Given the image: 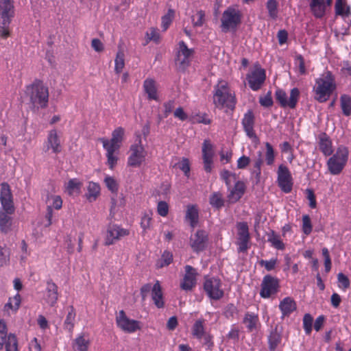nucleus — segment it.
Instances as JSON below:
<instances>
[{
  "mask_svg": "<svg viewBox=\"0 0 351 351\" xmlns=\"http://www.w3.org/2000/svg\"><path fill=\"white\" fill-rule=\"evenodd\" d=\"M0 202V232L8 234L12 230L15 206L10 186L6 182L1 184Z\"/></svg>",
  "mask_w": 351,
  "mask_h": 351,
  "instance_id": "f257e3e1",
  "label": "nucleus"
},
{
  "mask_svg": "<svg viewBox=\"0 0 351 351\" xmlns=\"http://www.w3.org/2000/svg\"><path fill=\"white\" fill-rule=\"evenodd\" d=\"M213 104L219 110L234 111L237 103L235 91L226 80H219L213 88Z\"/></svg>",
  "mask_w": 351,
  "mask_h": 351,
  "instance_id": "f03ea898",
  "label": "nucleus"
},
{
  "mask_svg": "<svg viewBox=\"0 0 351 351\" xmlns=\"http://www.w3.org/2000/svg\"><path fill=\"white\" fill-rule=\"evenodd\" d=\"M124 135V128L117 127L112 131V137L110 140L106 138H100L99 139L102 143L104 149L106 151L107 165L112 170L117 164L118 157L117 154H118L121 146Z\"/></svg>",
  "mask_w": 351,
  "mask_h": 351,
  "instance_id": "7ed1b4c3",
  "label": "nucleus"
},
{
  "mask_svg": "<svg viewBox=\"0 0 351 351\" xmlns=\"http://www.w3.org/2000/svg\"><path fill=\"white\" fill-rule=\"evenodd\" d=\"M336 88L335 77L331 71H328L315 80L314 98L319 103L326 102Z\"/></svg>",
  "mask_w": 351,
  "mask_h": 351,
  "instance_id": "20e7f679",
  "label": "nucleus"
},
{
  "mask_svg": "<svg viewBox=\"0 0 351 351\" xmlns=\"http://www.w3.org/2000/svg\"><path fill=\"white\" fill-rule=\"evenodd\" d=\"M25 93L34 106L41 108H45L47 106L49 89L42 80L36 79L31 84L26 86Z\"/></svg>",
  "mask_w": 351,
  "mask_h": 351,
  "instance_id": "39448f33",
  "label": "nucleus"
},
{
  "mask_svg": "<svg viewBox=\"0 0 351 351\" xmlns=\"http://www.w3.org/2000/svg\"><path fill=\"white\" fill-rule=\"evenodd\" d=\"M14 16L13 0H0V37L6 39L10 35V25Z\"/></svg>",
  "mask_w": 351,
  "mask_h": 351,
  "instance_id": "423d86ee",
  "label": "nucleus"
},
{
  "mask_svg": "<svg viewBox=\"0 0 351 351\" xmlns=\"http://www.w3.org/2000/svg\"><path fill=\"white\" fill-rule=\"evenodd\" d=\"M326 162V166L330 174L337 176L340 174L348 160L349 150L344 145H339L335 152L332 154Z\"/></svg>",
  "mask_w": 351,
  "mask_h": 351,
  "instance_id": "0eeeda50",
  "label": "nucleus"
},
{
  "mask_svg": "<svg viewBox=\"0 0 351 351\" xmlns=\"http://www.w3.org/2000/svg\"><path fill=\"white\" fill-rule=\"evenodd\" d=\"M129 152L130 155L127 160L128 166L135 168L140 167L145 161L147 155L141 138L130 145Z\"/></svg>",
  "mask_w": 351,
  "mask_h": 351,
  "instance_id": "6e6552de",
  "label": "nucleus"
},
{
  "mask_svg": "<svg viewBox=\"0 0 351 351\" xmlns=\"http://www.w3.org/2000/svg\"><path fill=\"white\" fill-rule=\"evenodd\" d=\"M241 22V12L233 8L228 7L222 14L221 19V29L223 32L235 29Z\"/></svg>",
  "mask_w": 351,
  "mask_h": 351,
  "instance_id": "1a4fd4ad",
  "label": "nucleus"
},
{
  "mask_svg": "<svg viewBox=\"0 0 351 351\" xmlns=\"http://www.w3.org/2000/svg\"><path fill=\"white\" fill-rule=\"evenodd\" d=\"M204 291L206 295L213 300H219L224 295L222 282L217 277L205 276L203 284Z\"/></svg>",
  "mask_w": 351,
  "mask_h": 351,
  "instance_id": "9d476101",
  "label": "nucleus"
},
{
  "mask_svg": "<svg viewBox=\"0 0 351 351\" xmlns=\"http://www.w3.org/2000/svg\"><path fill=\"white\" fill-rule=\"evenodd\" d=\"M280 289V281L276 277L269 274L265 275L261 284L260 295L262 298L267 299L276 295Z\"/></svg>",
  "mask_w": 351,
  "mask_h": 351,
  "instance_id": "9b49d317",
  "label": "nucleus"
},
{
  "mask_svg": "<svg viewBox=\"0 0 351 351\" xmlns=\"http://www.w3.org/2000/svg\"><path fill=\"white\" fill-rule=\"evenodd\" d=\"M276 101L282 108H289L294 109L296 107L300 98V90L298 88H293L291 90L289 99H287V95L285 90L278 88L275 92Z\"/></svg>",
  "mask_w": 351,
  "mask_h": 351,
  "instance_id": "f8f14e48",
  "label": "nucleus"
},
{
  "mask_svg": "<svg viewBox=\"0 0 351 351\" xmlns=\"http://www.w3.org/2000/svg\"><path fill=\"white\" fill-rule=\"evenodd\" d=\"M115 320L117 327L127 333H134L141 328V322L128 317L123 310L119 311Z\"/></svg>",
  "mask_w": 351,
  "mask_h": 351,
  "instance_id": "ddd939ff",
  "label": "nucleus"
},
{
  "mask_svg": "<svg viewBox=\"0 0 351 351\" xmlns=\"http://www.w3.org/2000/svg\"><path fill=\"white\" fill-rule=\"evenodd\" d=\"M250 88L257 91L261 89L266 79V72L259 64L255 65L246 76Z\"/></svg>",
  "mask_w": 351,
  "mask_h": 351,
  "instance_id": "4468645a",
  "label": "nucleus"
},
{
  "mask_svg": "<svg viewBox=\"0 0 351 351\" xmlns=\"http://www.w3.org/2000/svg\"><path fill=\"white\" fill-rule=\"evenodd\" d=\"M5 348V351H19L18 340L13 334L7 333V326L5 323L0 321V350Z\"/></svg>",
  "mask_w": 351,
  "mask_h": 351,
  "instance_id": "2eb2a0df",
  "label": "nucleus"
},
{
  "mask_svg": "<svg viewBox=\"0 0 351 351\" xmlns=\"http://www.w3.org/2000/svg\"><path fill=\"white\" fill-rule=\"evenodd\" d=\"M277 174V182L278 186L284 193H290L292 191L293 182L291 173L289 168L284 165H280Z\"/></svg>",
  "mask_w": 351,
  "mask_h": 351,
  "instance_id": "dca6fc26",
  "label": "nucleus"
},
{
  "mask_svg": "<svg viewBox=\"0 0 351 351\" xmlns=\"http://www.w3.org/2000/svg\"><path fill=\"white\" fill-rule=\"evenodd\" d=\"M129 234L130 232L128 229L123 228L117 224L110 223L107 228L105 245H113Z\"/></svg>",
  "mask_w": 351,
  "mask_h": 351,
  "instance_id": "f3484780",
  "label": "nucleus"
},
{
  "mask_svg": "<svg viewBox=\"0 0 351 351\" xmlns=\"http://www.w3.org/2000/svg\"><path fill=\"white\" fill-rule=\"evenodd\" d=\"M208 243V233L204 230H197L190 237V246L193 251L199 253L204 251Z\"/></svg>",
  "mask_w": 351,
  "mask_h": 351,
  "instance_id": "a211bd4d",
  "label": "nucleus"
},
{
  "mask_svg": "<svg viewBox=\"0 0 351 351\" xmlns=\"http://www.w3.org/2000/svg\"><path fill=\"white\" fill-rule=\"evenodd\" d=\"M238 230V245L239 252H245L249 248L250 235L249 233L248 225L246 222H239L237 225Z\"/></svg>",
  "mask_w": 351,
  "mask_h": 351,
  "instance_id": "6ab92c4d",
  "label": "nucleus"
},
{
  "mask_svg": "<svg viewBox=\"0 0 351 351\" xmlns=\"http://www.w3.org/2000/svg\"><path fill=\"white\" fill-rule=\"evenodd\" d=\"M202 152L204 169L206 172L210 173L213 169L215 152L213 145L210 140L206 139L204 141Z\"/></svg>",
  "mask_w": 351,
  "mask_h": 351,
  "instance_id": "aec40b11",
  "label": "nucleus"
},
{
  "mask_svg": "<svg viewBox=\"0 0 351 351\" xmlns=\"http://www.w3.org/2000/svg\"><path fill=\"white\" fill-rule=\"evenodd\" d=\"M184 270L185 274L180 282V288L186 291H191L196 285L197 273L195 268L189 265L184 267Z\"/></svg>",
  "mask_w": 351,
  "mask_h": 351,
  "instance_id": "412c9836",
  "label": "nucleus"
},
{
  "mask_svg": "<svg viewBox=\"0 0 351 351\" xmlns=\"http://www.w3.org/2000/svg\"><path fill=\"white\" fill-rule=\"evenodd\" d=\"M330 7L325 0H311L309 3L311 12L317 19L324 18Z\"/></svg>",
  "mask_w": 351,
  "mask_h": 351,
  "instance_id": "4be33fe9",
  "label": "nucleus"
},
{
  "mask_svg": "<svg viewBox=\"0 0 351 351\" xmlns=\"http://www.w3.org/2000/svg\"><path fill=\"white\" fill-rule=\"evenodd\" d=\"M241 124L246 135L250 138H257L254 130L255 117L252 110H248L243 115Z\"/></svg>",
  "mask_w": 351,
  "mask_h": 351,
  "instance_id": "5701e85b",
  "label": "nucleus"
},
{
  "mask_svg": "<svg viewBox=\"0 0 351 351\" xmlns=\"http://www.w3.org/2000/svg\"><path fill=\"white\" fill-rule=\"evenodd\" d=\"M178 45L179 51L177 54L176 62L182 69H185L190 64L193 50L189 49L186 43L182 40L180 41Z\"/></svg>",
  "mask_w": 351,
  "mask_h": 351,
  "instance_id": "b1692460",
  "label": "nucleus"
},
{
  "mask_svg": "<svg viewBox=\"0 0 351 351\" xmlns=\"http://www.w3.org/2000/svg\"><path fill=\"white\" fill-rule=\"evenodd\" d=\"M45 152L51 150L54 154L62 152V145L57 130L53 129L49 131L47 141L45 143Z\"/></svg>",
  "mask_w": 351,
  "mask_h": 351,
  "instance_id": "393cba45",
  "label": "nucleus"
},
{
  "mask_svg": "<svg viewBox=\"0 0 351 351\" xmlns=\"http://www.w3.org/2000/svg\"><path fill=\"white\" fill-rule=\"evenodd\" d=\"M319 150L324 156H330L334 152L332 141L330 137L325 132L319 134L317 138Z\"/></svg>",
  "mask_w": 351,
  "mask_h": 351,
  "instance_id": "a878e982",
  "label": "nucleus"
},
{
  "mask_svg": "<svg viewBox=\"0 0 351 351\" xmlns=\"http://www.w3.org/2000/svg\"><path fill=\"white\" fill-rule=\"evenodd\" d=\"M246 191V185L244 182L238 180L235 182L234 186L229 191L227 196L228 200L230 204H234L240 200Z\"/></svg>",
  "mask_w": 351,
  "mask_h": 351,
  "instance_id": "bb28decb",
  "label": "nucleus"
},
{
  "mask_svg": "<svg viewBox=\"0 0 351 351\" xmlns=\"http://www.w3.org/2000/svg\"><path fill=\"white\" fill-rule=\"evenodd\" d=\"M243 324L245 326L247 332L256 330L260 326L258 313L247 311L244 315Z\"/></svg>",
  "mask_w": 351,
  "mask_h": 351,
  "instance_id": "cd10ccee",
  "label": "nucleus"
},
{
  "mask_svg": "<svg viewBox=\"0 0 351 351\" xmlns=\"http://www.w3.org/2000/svg\"><path fill=\"white\" fill-rule=\"evenodd\" d=\"M282 342V330L278 326L272 328L267 337L268 348L269 351H276Z\"/></svg>",
  "mask_w": 351,
  "mask_h": 351,
  "instance_id": "c85d7f7f",
  "label": "nucleus"
},
{
  "mask_svg": "<svg viewBox=\"0 0 351 351\" xmlns=\"http://www.w3.org/2000/svg\"><path fill=\"white\" fill-rule=\"evenodd\" d=\"M58 299V287L56 283L51 280H47L45 300L51 306H53L57 302Z\"/></svg>",
  "mask_w": 351,
  "mask_h": 351,
  "instance_id": "c756f323",
  "label": "nucleus"
},
{
  "mask_svg": "<svg viewBox=\"0 0 351 351\" xmlns=\"http://www.w3.org/2000/svg\"><path fill=\"white\" fill-rule=\"evenodd\" d=\"M185 220L189 222L190 226L194 228L199 221V209L196 204L186 206Z\"/></svg>",
  "mask_w": 351,
  "mask_h": 351,
  "instance_id": "7c9ffc66",
  "label": "nucleus"
},
{
  "mask_svg": "<svg viewBox=\"0 0 351 351\" xmlns=\"http://www.w3.org/2000/svg\"><path fill=\"white\" fill-rule=\"evenodd\" d=\"M279 308L282 317L289 316L297 308L295 300L291 297H286L280 301Z\"/></svg>",
  "mask_w": 351,
  "mask_h": 351,
  "instance_id": "2f4dec72",
  "label": "nucleus"
},
{
  "mask_svg": "<svg viewBox=\"0 0 351 351\" xmlns=\"http://www.w3.org/2000/svg\"><path fill=\"white\" fill-rule=\"evenodd\" d=\"M152 298L157 308H162L165 306L163 293L159 281H156L152 287Z\"/></svg>",
  "mask_w": 351,
  "mask_h": 351,
  "instance_id": "473e14b6",
  "label": "nucleus"
},
{
  "mask_svg": "<svg viewBox=\"0 0 351 351\" xmlns=\"http://www.w3.org/2000/svg\"><path fill=\"white\" fill-rule=\"evenodd\" d=\"M335 13L336 16L349 17L351 15V8L347 4L346 0H336L335 3Z\"/></svg>",
  "mask_w": 351,
  "mask_h": 351,
  "instance_id": "72a5a7b5",
  "label": "nucleus"
},
{
  "mask_svg": "<svg viewBox=\"0 0 351 351\" xmlns=\"http://www.w3.org/2000/svg\"><path fill=\"white\" fill-rule=\"evenodd\" d=\"M143 88L147 94L149 100L157 101L158 99L156 82L154 80L146 79L143 82Z\"/></svg>",
  "mask_w": 351,
  "mask_h": 351,
  "instance_id": "f704fd0d",
  "label": "nucleus"
},
{
  "mask_svg": "<svg viewBox=\"0 0 351 351\" xmlns=\"http://www.w3.org/2000/svg\"><path fill=\"white\" fill-rule=\"evenodd\" d=\"M267 241L271 244V247L278 250H284L285 249V244L281 239L280 236L274 230H270L267 234Z\"/></svg>",
  "mask_w": 351,
  "mask_h": 351,
  "instance_id": "c9c22d12",
  "label": "nucleus"
},
{
  "mask_svg": "<svg viewBox=\"0 0 351 351\" xmlns=\"http://www.w3.org/2000/svg\"><path fill=\"white\" fill-rule=\"evenodd\" d=\"M67 311L68 313L64 322L63 326L65 330H68L70 333H72L75 326L76 312L73 306H68Z\"/></svg>",
  "mask_w": 351,
  "mask_h": 351,
  "instance_id": "e433bc0d",
  "label": "nucleus"
},
{
  "mask_svg": "<svg viewBox=\"0 0 351 351\" xmlns=\"http://www.w3.org/2000/svg\"><path fill=\"white\" fill-rule=\"evenodd\" d=\"M100 186L98 183L89 182L87 186V193L85 195L88 202L95 201L100 195Z\"/></svg>",
  "mask_w": 351,
  "mask_h": 351,
  "instance_id": "4c0bfd02",
  "label": "nucleus"
},
{
  "mask_svg": "<svg viewBox=\"0 0 351 351\" xmlns=\"http://www.w3.org/2000/svg\"><path fill=\"white\" fill-rule=\"evenodd\" d=\"M82 185V182L78 179H71L65 186L66 191L69 195H79L81 193Z\"/></svg>",
  "mask_w": 351,
  "mask_h": 351,
  "instance_id": "58836bf2",
  "label": "nucleus"
},
{
  "mask_svg": "<svg viewBox=\"0 0 351 351\" xmlns=\"http://www.w3.org/2000/svg\"><path fill=\"white\" fill-rule=\"evenodd\" d=\"M89 345V339L85 338L84 335H80L74 340L73 347L76 351H88Z\"/></svg>",
  "mask_w": 351,
  "mask_h": 351,
  "instance_id": "ea45409f",
  "label": "nucleus"
},
{
  "mask_svg": "<svg viewBox=\"0 0 351 351\" xmlns=\"http://www.w3.org/2000/svg\"><path fill=\"white\" fill-rule=\"evenodd\" d=\"M224 202L223 194L219 191L214 192L210 195L209 203L214 208L221 209L224 206Z\"/></svg>",
  "mask_w": 351,
  "mask_h": 351,
  "instance_id": "a19ab883",
  "label": "nucleus"
},
{
  "mask_svg": "<svg viewBox=\"0 0 351 351\" xmlns=\"http://www.w3.org/2000/svg\"><path fill=\"white\" fill-rule=\"evenodd\" d=\"M205 333L204 319L196 320L192 327V335L197 339H201Z\"/></svg>",
  "mask_w": 351,
  "mask_h": 351,
  "instance_id": "79ce46f5",
  "label": "nucleus"
},
{
  "mask_svg": "<svg viewBox=\"0 0 351 351\" xmlns=\"http://www.w3.org/2000/svg\"><path fill=\"white\" fill-rule=\"evenodd\" d=\"M341 108L343 114L349 117L351 115V97L348 95H342L340 97Z\"/></svg>",
  "mask_w": 351,
  "mask_h": 351,
  "instance_id": "37998d69",
  "label": "nucleus"
},
{
  "mask_svg": "<svg viewBox=\"0 0 351 351\" xmlns=\"http://www.w3.org/2000/svg\"><path fill=\"white\" fill-rule=\"evenodd\" d=\"M47 203L49 204L47 207H51V209L60 210L62 207V199L58 195H50L47 196Z\"/></svg>",
  "mask_w": 351,
  "mask_h": 351,
  "instance_id": "c03bdc74",
  "label": "nucleus"
},
{
  "mask_svg": "<svg viewBox=\"0 0 351 351\" xmlns=\"http://www.w3.org/2000/svg\"><path fill=\"white\" fill-rule=\"evenodd\" d=\"M10 250L5 245L0 244V267L9 265Z\"/></svg>",
  "mask_w": 351,
  "mask_h": 351,
  "instance_id": "a18cd8bd",
  "label": "nucleus"
},
{
  "mask_svg": "<svg viewBox=\"0 0 351 351\" xmlns=\"http://www.w3.org/2000/svg\"><path fill=\"white\" fill-rule=\"evenodd\" d=\"M278 2L277 0H268L266 3V8L268 11L269 16L275 20L278 14Z\"/></svg>",
  "mask_w": 351,
  "mask_h": 351,
  "instance_id": "49530a36",
  "label": "nucleus"
},
{
  "mask_svg": "<svg viewBox=\"0 0 351 351\" xmlns=\"http://www.w3.org/2000/svg\"><path fill=\"white\" fill-rule=\"evenodd\" d=\"M173 261V254L171 252L165 250L162 253L160 259L156 263V267L158 268H162L169 265Z\"/></svg>",
  "mask_w": 351,
  "mask_h": 351,
  "instance_id": "de8ad7c7",
  "label": "nucleus"
},
{
  "mask_svg": "<svg viewBox=\"0 0 351 351\" xmlns=\"http://www.w3.org/2000/svg\"><path fill=\"white\" fill-rule=\"evenodd\" d=\"M21 298L20 294L16 293L13 298H10L8 300V302L5 305V308L6 310L11 309L14 311H16L21 304Z\"/></svg>",
  "mask_w": 351,
  "mask_h": 351,
  "instance_id": "09e8293b",
  "label": "nucleus"
},
{
  "mask_svg": "<svg viewBox=\"0 0 351 351\" xmlns=\"http://www.w3.org/2000/svg\"><path fill=\"white\" fill-rule=\"evenodd\" d=\"M265 162L267 165L271 166L275 161V153L273 146L268 142L265 143Z\"/></svg>",
  "mask_w": 351,
  "mask_h": 351,
  "instance_id": "8fccbe9b",
  "label": "nucleus"
},
{
  "mask_svg": "<svg viewBox=\"0 0 351 351\" xmlns=\"http://www.w3.org/2000/svg\"><path fill=\"white\" fill-rule=\"evenodd\" d=\"M114 64V71L116 73H120L125 66L124 53L123 51H119L117 52Z\"/></svg>",
  "mask_w": 351,
  "mask_h": 351,
  "instance_id": "3c124183",
  "label": "nucleus"
},
{
  "mask_svg": "<svg viewBox=\"0 0 351 351\" xmlns=\"http://www.w3.org/2000/svg\"><path fill=\"white\" fill-rule=\"evenodd\" d=\"M174 17V11L171 9H169L167 13L164 15L162 19V28L163 31H166L173 21V19Z\"/></svg>",
  "mask_w": 351,
  "mask_h": 351,
  "instance_id": "603ef678",
  "label": "nucleus"
},
{
  "mask_svg": "<svg viewBox=\"0 0 351 351\" xmlns=\"http://www.w3.org/2000/svg\"><path fill=\"white\" fill-rule=\"evenodd\" d=\"M313 318L309 313H306L303 317V328L306 335H309L312 332Z\"/></svg>",
  "mask_w": 351,
  "mask_h": 351,
  "instance_id": "864d4df0",
  "label": "nucleus"
},
{
  "mask_svg": "<svg viewBox=\"0 0 351 351\" xmlns=\"http://www.w3.org/2000/svg\"><path fill=\"white\" fill-rule=\"evenodd\" d=\"M278 263L277 258H272L270 260L261 259L258 261V265L261 267H264L267 271L274 270Z\"/></svg>",
  "mask_w": 351,
  "mask_h": 351,
  "instance_id": "5fc2aeb1",
  "label": "nucleus"
},
{
  "mask_svg": "<svg viewBox=\"0 0 351 351\" xmlns=\"http://www.w3.org/2000/svg\"><path fill=\"white\" fill-rule=\"evenodd\" d=\"M302 230L304 234L306 235H309L313 230L311 220L308 215H304L302 216Z\"/></svg>",
  "mask_w": 351,
  "mask_h": 351,
  "instance_id": "6e6d98bb",
  "label": "nucleus"
},
{
  "mask_svg": "<svg viewBox=\"0 0 351 351\" xmlns=\"http://www.w3.org/2000/svg\"><path fill=\"white\" fill-rule=\"evenodd\" d=\"M258 158L254 160V173L256 174V177H260L261 174V167L263 164V160L262 158V152L261 151L257 152Z\"/></svg>",
  "mask_w": 351,
  "mask_h": 351,
  "instance_id": "4d7b16f0",
  "label": "nucleus"
},
{
  "mask_svg": "<svg viewBox=\"0 0 351 351\" xmlns=\"http://www.w3.org/2000/svg\"><path fill=\"white\" fill-rule=\"evenodd\" d=\"M237 312L238 310L237 306L234 304L230 303L225 307L223 314L227 319H232Z\"/></svg>",
  "mask_w": 351,
  "mask_h": 351,
  "instance_id": "13d9d810",
  "label": "nucleus"
},
{
  "mask_svg": "<svg viewBox=\"0 0 351 351\" xmlns=\"http://www.w3.org/2000/svg\"><path fill=\"white\" fill-rule=\"evenodd\" d=\"M220 177L222 180H223L228 187L230 186L231 184V178H233L234 180L236 179L235 173H232L230 171L227 169H223L220 173Z\"/></svg>",
  "mask_w": 351,
  "mask_h": 351,
  "instance_id": "bf43d9fd",
  "label": "nucleus"
},
{
  "mask_svg": "<svg viewBox=\"0 0 351 351\" xmlns=\"http://www.w3.org/2000/svg\"><path fill=\"white\" fill-rule=\"evenodd\" d=\"M338 286L340 289L346 290L350 287V283L348 278L343 273L337 275Z\"/></svg>",
  "mask_w": 351,
  "mask_h": 351,
  "instance_id": "052dcab7",
  "label": "nucleus"
},
{
  "mask_svg": "<svg viewBox=\"0 0 351 351\" xmlns=\"http://www.w3.org/2000/svg\"><path fill=\"white\" fill-rule=\"evenodd\" d=\"M104 182L107 188L112 193H117L118 191V184L117 181L110 176H106Z\"/></svg>",
  "mask_w": 351,
  "mask_h": 351,
  "instance_id": "680f3d73",
  "label": "nucleus"
},
{
  "mask_svg": "<svg viewBox=\"0 0 351 351\" xmlns=\"http://www.w3.org/2000/svg\"><path fill=\"white\" fill-rule=\"evenodd\" d=\"M179 169L182 171L186 177L189 176L190 173V162L188 158H182V160L178 164Z\"/></svg>",
  "mask_w": 351,
  "mask_h": 351,
  "instance_id": "e2e57ef3",
  "label": "nucleus"
},
{
  "mask_svg": "<svg viewBox=\"0 0 351 351\" xmlns=\"http://www.w3.org/2000/svg\"><path fill=\"white\" fill-rule=\"evenodd\" d=\"M157 213L161 217H166L169 213V205L165 201H160L157 205Z\"/></svg>",
  "mask_w": 351,
  "mask_h": 351,
  "instance_id": "0e129e2a",
  "label": "nucleus"
},
{
  "mask_svg": "<svg viewBox=\"0 0 351 351\" xmlns=\"http://www.w3.org/2000/svg\"><path fill=\"white\" fill-rule=\"evenodd\" d=\"M205 13L203 10H199L196 15L193 17V25L195 27H201L204 24Z\"/></svg>",
  "mask_w": 351,
  "mask_h": 351,
  "instance_id": "69168bd1",
  "label": "nucleus"
},
{
  "mask_svg": "<svg viewBox=\"0 0 351 351\" xmlns=\"http://www.w3.org/2000/svg\"><path fill=\"white\" fill-rule=\"evenodd\" d=\"M146 36L148 41L153 40L156 43H158L160 40V34L158 30L156 28L152 27L146 33Z\"/></svg>",
  "mask_w": 351,
  "mask_h": 351,
  "instance_id": "338daca9",
  "label": "nucleus"
},
{
  "mask_svg": "<svg viewBox=\"0 0 351 351\" xmlns=\"http://www.w3.org/2000/svg\"><path fill=\"white\" fill-rule=\"evenodd\" d=\"M305 192L306 195V198L309 201V206L311 208H315L317 207V201L313 190L311 189H306Z\"/></svg>",
  "mask_w": 351,
  "mask_h": 351,
  "instance_id": "774afa93",
  "label": "nucleus"
}]
</instances>
